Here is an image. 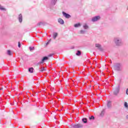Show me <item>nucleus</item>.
<instances>
[{
  "instance_id": "72a5a7b5",
  "label": "nucleus",
  "mask_w": 128,
  "mask_h": 128,
  "mask_svg": "<svg viewBox=\"0 0 128 128\" xmlns=\"http://www.w3.org/2000/svg\"><path fill=\"white\" fill-rule=\"evenodd\" d=\"M127 10H128V8H127Z\"/></svg>"
},
{
  "instance_id": "423d86ee",
  "label": "nucleus",
  "mask_w": 128,
  "mask_h": 128,
  "mask_svg": "<svg viewBox=\"0 0 128 128\" xmlns=\"http://www.w3.org/2000/svg\"><path fill=\"white\" fill-rule=\"evenodd\" d=\"M72 126L74 128H82V124H73Z\"/></svg>"
},
{
  "instance_id": "aec40b11",
  "label": "nucleus",
  "mask_w": 128,
  "mask_h": 128,
  "mask_svg": "<svg viewBox=\"0 0 128 128\" xmlns=\"http://www.w3.org/2000/svg\"><path fill=\"white\" fill-rule=\"evenodd\" d=\"M29 50H30V52H32V50H34V47L30 46Z\"/></svg>"
},
{
  "instance_id": "f03ea898",
  "label": "nucleus",
  "mask_w": 128,
  "mask_h": 128,
  "mask_svg": "<svg viewBox=\"0 0 128 128\" xmlns=\"http://www.w3.org/2000/svg\"><path fill=\"white\" fill-rule=\"evenodd\" d=\"M114 70H117L119 72L120 70H122V66L120 64L116 63L113 66Z\"/></svg>"
},
{
  "instance_id": "dca6fc26",
  "label": "nucleus",
  "mask_w": 128,
  "mask_h": 128,
  "mask_svg": "<svg viewBox=\"0 0 128 128\" xmlns=\"http://www.w3.org/2000/svg\"><path fill=\"white\" fill-rule=\"evenodd\" d=\"M79 34H86V30H80Z\"/></svg>"
},
{
  "instance_id": "7ed1b4c3",
  "label": "nucleus",
  "mask_w": 128,
  "mask_h": 128,
  "mask_svg": "<svg viewBox=\"0 0 128 128\" xmlns=\"http://www.w3.org/2000/svg\"><path fill=\"white\" fill-rule=\"evenodd\" d=\"M100 20V16H97L92 18V22H98V20Z\"/></svg>"
},
{
  "instance_id": "2f4dec72",
  "label": "nucleus",
  "mask_w": 128,
  "mask_h": 128,
  "mask_svg": "<svg viewBox=\"0 0 128 128\" xmlns=\"http://www.w3.org/2000/svg\"><path fill=\"white\" fill-rule=\"evenodd\" d=\"M126 118L127 120H128V115H126Z\"/></svg>"
},
{
  "instance_id": "c756f323",
  "label": "nucleus",
  "mask_w": 128,
  "mask_h": 128,
  "mask_svg": "<svg viewBox=\"0 0 128 128\" xmlns=\"http://www.w3.org/2000/svg\"><path fill=\"white\" fill-rule=\"evenodd\" d=\"M126 94L128 95V88H127L126 90Z\"/></svg>"
},
{
  "instance_id": "a211bd4d",
  "label": "nucleus",
  "mask_w": 128,
  "mask_h": 128,
  "mask_svg": "<svg viewBox=\"0 0 128 128\" xmlns=\"http://www.w3.org/2000/svg\"><path fill=\"white\" fill-rule=\"evenodd\" d=\"M82 121L83 122H84V124H86V122H88V120L86 118H82Z\"/></svg>"
},
{
  "instance_id": "393cba45",
  "label": "nucleus",
  "mask_w": 128,
  "mask_h": 128,
  "mask_svg": "<svg viewBox=\"0 0 128 128\" xmlns=\"http://www.w3.org/2000/svg\"><path fill=\"white\" fill-rule=\"evenodd\" d=\"M89 120H94V116H92L89 117Z\"/></svg>"
},
{
  "instance_id": "9d476101",
  "label": "nucleus",
  "mask_w": 128,
  "mask_h": 128,
  "mask_svg": "<svg viewBox=\"0 0 128 128\" xmlns=\"http://www.w3.org/2000/svg\"><path fill=\"white\" fill-rule=\"evenodd\" d=\"M95 46L96 48H98V50H102V46L100 44H95Z\"/></svg>"
},
{
  "instance_id": "cd10ccee",
  "label": "nucleus",
  "mask_w": 128,
  "mask_h": 128,
  "mask_svg": "<svg viewBox=\"0 0 128 128\" xmlns=\"http://www.w3.org/2000/svg\"><path fill=\"white\" fill-rule=\"evenodd\" d=\"M52 40H50L46 44V46H48V44H50V41Z\"/></svg>"
},
{
  "instance_id": "f257e3e1",
  "label": "nucleus",
  "mask_w": 128,
  "mask_h": 128,
  "mask_svg": "<svg viewBox=\"0 0 128 128\" xmlns=\"http://www.w3.org/2000/svg\"><path fill=\"white\" fill-rule=\"evenodd\" d=\"M114 42L116 46H122L124 43L122 42V40L119 37H115L114 38Z\"/></svg>"
},
{
  "instance_id": "b1692460",
  "label": "nucleus",
  "mask_w": 128,
  "mask_h": 128,
  "mask_svg": "<svg viewBox=\"0 0 128 128\" xmlns=\"http://www.w3.org/2000/svg\"><path fill=\"white\" fill-rule=\"evenodd\" d=\"M125 108H128V102H124V104Z\"/></svg>"
},
{
  "instance_id": "f3484780",
  "label": "nucleus",
  "mask_w": 128,
  "mask_h": 128,
  "mask_svg": "<svg viewBox=\"0 0 128 128\" xmlns=\"http://www.w3.org/2000/svg\"><path fill=\"white\" fill-rule=\"evenodd\" d=\"M56 36H58V33H54L53 34V38L54 40H56Z\"/></svg>"
},
{
  "instance_id": "20e7f679",
  "label": "nucleus",
  "mask_w": 128,
  "mask_h": 128,
  "mask_svg": "<svg viewBox=\"0 0 128 128\" xmlns=\"http://www.w3.org/2000/svg\"><path fill=\"white\" fill-rule=\"evenodd\" d=\"M48 60V56L44 57L42 59V61L38 63V64H44V62H46V60Z\"/></svg>"
},
{
  "instance_id": "2eb2a0df",
  "label": "nucleus",
  "mask_w": 128,
  "mask_h": 128,
  "mask_svg": "<svg viewBox=\"0 0 128 128\" xmlns=\"http://www.w3.org/2000/svg\"><path fill=\"white\" fill-rule=\"evenodd\" d=\"M82 25L78 23L76 24H75L74 25V28H80V26Z\"/></svg>"
},
{
  "instance_id": "bb28decb",
  "label": "nucleus",
  "mask_w": 128,
  "mask_h": 128,
  "mask_svg": "<svg viewBox=\"0 0 128 128\" xmlns=\"http://www.w3.org/2000/svg\"><path fill=\"white\" fill-rule=\"evenodd\" d=\"M42 22H40L39 23H38L37 24L38 26H42Z\"/></svg>"
},
{
  "instance_id": "0eeeda50",
  "label": "nucleus",
  "mask_w": 128,
  "mask_h": 128,
  "mask_svg": "<svg viewBox=\"0 0 128 128\" xmlns=\"http://www.w3.org/2000/svg\"><path fill=\"white\" fill-rule=\"evenodd\" d=\"M118 92H120V86H118V87H117L115 90L114 91V94H118Z\"/></svg>"
},
{
  "instance_id": "f8f14e48",
  "label": "nucleus",
  "mask_w": 128,
  "mask_h": 128,
  "mask_svg": "<svg viewBox=\"0 0 128 128\" xmlns=\"http://www.w3.org/2000/svg\"><path fill=\"white\" fill-rule=\"evenodd\" d=\"M56 2H58V0H52L51 4H52V6H54L56 4Z\"/></svg>"
},
{
  "instance_id": "473e14b6",
  "label": "nucleus",
  "mask_w": 128,
  "mask_h": 128,
  "mask_svg": "<svg viewBox=\"0 0 128 128\" xmlns=\"http://www.w3.org/2000/svg\"><path fill=\"white\" fill-rule=\"evenodd\" d=\"M0 90H2V88H0Z\"/></svg>"
},
{
  "instance_id": "4468645a",
  "label": "nucleus",
  "mask_w": 128,
  "mask_h": 128,
  "mask_svg": "<svg viewBox=\"0 0 128 128\" xmlns=\"http://www.w3.org/2000/svg\"><path fill=\"white\" fill-rule=\"evenodd\" d=\"M29 72H30V74H32L34 72V68H30L28 69Z\"/></svg>"
},
{
  "instance_id": "7c9ffc66",
  "label": "nucleus",
  "mask_w": 128,
  "mask_h": 128,
  "mask_svg": "<svg viewBox=\"0 0 128 128\" xmlns=\"http://www.w3.org/2000/svg\"><path fill=\"white\" fill-rule=\"evenodd\" d=\"M52 56V54H50V55H48V56Z\"/></svg>"
},
{
  "instance_id": "6ab92c4d",
  "label": "nucleus",
  "mask_w": 128,
  "mask_h": 128,
  "mask_svg": "<svg viewBox=\"0 0 128 128\" xmlns=\"http://www.w3.org/2000/svg\"><path fill=\"white\" fill-rule=\"evenodd\" d=\"M76 56H80V54H82V52H80V51L78 50L76 53Z\"/></svg>"
},
{
  "instance_id": "c85d7f7f",
  "label": "nucleus",
  "mask_w": 128,
  "mask_h": 128,
  "mask_svg": "<svg viewBox=\"0 0 128 128\" xmlns=\"http://www.w3.org/2000/svg\"><path fill=\"white\" fill-rule=\"evenodd\" d=\"M18 48H20V42H18Z\"/></svg>"
},
{
  "instance_id": "ddd939ff",
  "label": "nucleus",
  "mask_w": 128,
  "mask_h": 128,
  "mask_svg": "<svg viewBox=\"0 0 128 128\" xmlns=\"http://www.w3.org/2000/svg\"><path fill=\"white\" fill-rule=\"evenodd\" d=\"M83 28H84V30H88V24H84L83 26Z\"/></svg>"
},
{
  "instance_id": "a878e982",
  "label": "nucleus",
  "mask_w": 128,
  "mask_h": 128,
  "mask_svg": "<svg viewBox=\"0 0 128 128\" xmlns=\"http://www.w3.org/2000/svg\"><path fill=\"white\" fill-rule=\"evenodd\" d=\"M44 70H46V68H44L42 67L41 68L40 72H44Z\"/></svg>"
},
{
  "instance_id": "1a4fd4ad",
  "label": "nucleus",
  "mask_w": 128,
  "mask_h": 128,
  "mask_svg": "<svg viewBox=\"0 0 128 128\" xmlns=\"http://www.w3.org/2000/svg\"><path fill=\"white\" fill-rule=\"evenodd\" d=\"M58 22H59V24H64V20L62 19L61 18H59L58 19Z\"/></svg>"
},
{
  "instance_id": "6e6552de",
  "label": "nucleus",
  "mask_w": 128,
  "mask_h": 128,
  "mask_svg": "<svg viewBox=\"0 0 128 128\" xmlns=\"http://www.w3.org/2000/svg\"><path fill=\"white\" fill-rule=\"evenodd\" d=\"M18 20L20 22H22V14H20L18 15Z\"/></svg>"
},
{
  "instance_id": "9b49d317",
  "label": "nucleus",
  "mask_w": 128,
  "mask_h": 128,
  "mask_svg": "<svg viewBox=\"0 0 128 128\" xmlns=\"http://www.w3.org/2000/svg\"><path fill=\"white\" fill-rule=\"evenodd\" d=\"M107 106L108 108H112V102L110 101L108 102L107 104Z\"/></svg>"
},
{
  "instance_id": "5701e85b",
  "label": "nucleus",
  "mask_w": 128,
  "mask_h": 128,
  "mask_svg": "<svg viewBox=\"0 0 128 128\" xmlns=\"http://www.w3.org/2000/svg\"><path fill=\"white\" fill-rule=\"evenodd\" d=\"M104 114V110L102 112H101V114H100V115L101 116H103Z\"/></svg>"
},
{
  "instance_id": "39448f33",
  "label": "nucleus",
  "mask_w": 128,
  "mask_h": 128,
  "mask_svg": "<svg viewBox=\"0 0 128 128\" xmlns=\"http://www.w3.org/2000/svg\"><path fill=\"white\" fill-rule=\"evenodd\" d=\"M62 14L64 16V18H71L70 15L64 12H62Z\"/></svg>"
},
{
  "instance_id": "4be33fe9",
  "label": "nucleus",
  "mask_w": 128,
  "mask_h": 128,
  "mask_svg": "<svg viewBox=\"0 0 128 128\" xmlns=\"http://www.w3.org/2000/svg\"><path fill=\"white\" fill-rule=\"evenodd\" d=\"M0 10H6V8H4V7H2V6H0Z\"/></svg>"
},
{
  "instance_id": "412c9836",
  "label": "nucleus",
  "mask_w": 128,
  "mask_h": 128,
  "mask_svg": "<svg viewBox=\"0 0 128 128\" xmlns=\"http://www.w3.org/2000/svg\"><path fill=\"white\" fill-rule=\"evenodd\" d=\"M7 54H8V56H12V52H10V50H8L7 51Z\"/></svg>"
}]
</instances>
